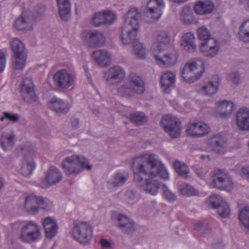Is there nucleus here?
Instances as JSON below:
<instances>
[{"label":"nucleus","instance_id":"nucleus-25","mask_svg":"<svg viewBox=\"0 0 249 249\" xmlns=\"http://www.w3.org/2000/svg\"><path fill=\"white\" fill-rule=\"evenodd\" d=\"M220 80L217 76H215L211 80L201 86L199 92L203 95L212 96L215 94L220 85Z\"/></svg>","mask_w":249,"mask_h":249},{"label":"nucleus","instance_id":"nucleus-34","mask_svg":"<svg viewBox=\"0 0 249 249\" xmlns=\"http://www.w3.org/2000/svg\"><path fill=\"white\" fill-rule=\"evenodd\" d=\"M195 36L191 32H187L183 35L181 37V45L183 48L190 52L194 51L196 45L195 43Z\"/></svg>","mask_w":249,"mask_h":249},{"label":"nucleus","instance_id":"nucleus-52","mask_svg":"<svg viewBox=\"0 0 249 249\" xmlns=\"http://www.w3.org/2000/svg\"><path fill=\"white\" fill-rule=\"evenodd\" d=\"M136 197V194L135 192L132 190H128L124 194L125 200L128 203H131L135 200Z\"/></svg>","mask_w":249,"mask_h":249},{"label":"nucleus","instance_id":"nucleus-16","mask_svg":"<svg viewBox=\"0 0 249 249\" xmlns=\"http://www.w3.org/2000/svg\"><path fill=\"white\" fill-rule=\"evenodd\" d=\"M206 144L213 151L217 154H223L227 150V139L220 133L214 135L206 140Z\"/></svg>","mask_w":249,"mask_h":249},{"label":"nucleus","instance_id":"nucleus-11","mask_svg":"<svg viewBox=\"0 0 249 249\" xmlns=\"http://www.w3.org/2000/svg\"><path fill=\"white\" fill-rule=\"evenodd\" d=\"M187 136L199 138L207 135L211 131L210 127L202 122L189 123L186 126Z\"/></svg>","mask_w":249,"mask_h":249},{"label":"nucleus","instance_id":"nucleus-21","mask_svg":"<svg viewBox=\"0 0 249 249\" xmlns=\"http://www.w3.org/2000/svg\"><path fill=\"white\" fill-rule=\"evenodd\" d=\"M62 178V174L58 169L51 167L47 172L44 181L40 184V187L45 188L49 186L55 185L59 183Z\"/></svg>","mask_w":249,"mask_h":249},{"label":"nucleus","instance_id":"nucleus-13","mask_svg":"<svg viewBox=\"0 0 249 249\" xmlns=\"http://www.w3.org/2000/svg\"><path fill=\"white\" fill-rule=\"evenodd\" d=\"M21 95L23 99L29 103H34L37 100L34 85L30 77L25 78L21 84Z\"/></svg>","mask_w":249,"mask_h":249},{"label":"nucleus","instance_id":"nucleus-7","mask_svg":"<svg viewBox=\"0 0 249 249\" xmlns=\"http://www.w3.org/2000/svg\"><path fill=\"white\" fill-rule=\"evenodd\" d=\"M160 125L172 138L178 137L182 131L181 123L179 119L171 115L164 116L160 121Z\"/></svg>","mask_w":249,"mask_h":249},{"label":"nucleus","instance_id":"nucleus-62","mask_svg":"<svg viewBox=\"0 0 249 249\" xmlns=\"http://www.w3.org/2000/svg\"><path fill=\"white\" fill-rule=\"evenodd\" d=\"M206 158H208V160H209V156H205V155H201L200 156V158L202 160H204Z\"/></svg>","mask_w":249,"mask_h":249},{"label":"nucleus","instance_id":"nucleus-56","mask_svg":"<svg viewBox=\"0 0 249 249\" xmlns=\"http://www.w3.org/2000/svg\"><path fill=\"white\" fill-rule=\"evenodd\" d=\"M6 58L4 54L0 53V72H2L5 67Z\"/></svg>","mask_w":249,"mask_h":249},{"label":"nucleus","instance_id":"nucleus-43","mask_svg":"<svg viewBox=\"0 0 249 249\" xmlns=\"http://www.w3.org/2000/svg\"><path fill=\"white\" fill-rule=\"evenodd\" d=\"M162 195L163 198L169 202H173L177 199L176 194L170 190L165 184L162 185Z\"/></svg>","mask_w":249,"mask_h":249},{"label":"nucleus","instance_id":"nucleus-61","mask_svg":"<svg viewBox=\"0 0 249 249\" xmlns=\"http://www.w3.org/2000/svg\"><path fill=\"white\" fill-rule=\"evenodd\" d=\"M45 133H44L42 130H41L40 132L42 135H48L49 134H50V129H49V128H45Z\"/></svg>","mask_w":249,"mask_h":249},{"label":"nucleus","instance_id":"nucleus-14","mask_svg":"<svg viewBox=\"0 0 249 249\" xmlns=\"http://www.w3.org/2000/svg\"><path fill=\"white\" fill-rule=\"evenodd\" d=\"M157 64L161 66L169 67L174 65L177 61L178 55L176 51L173 49L171 51L159 50V53L154 55Z\"/></svg>","mask_w":249,"mask_h":249},{"label":"nucleus","instance_id":"nucleus-27","mask_svg":"<svg viewBox=\"0 0 249 249\" xmlns=\"http://www.w3.org/2000/svg\"><path fill=\"white\" fill-rule=\"evenodd\" d=\"M33 24V18L26 12L15 21V26L18 30H29L32 29Z\"/></svg>","mask_w":249,"mask_h":249},{"label":"nucleus","instance_id":"nucleus-59","mask_svg":"<svg viewBox=\"0 0 249 249\" xmlns=\"http://www.w3.org/2000/svg\"><path fill=\"white\" fill-rule=\"evenodd\" d=\"M100 242L103 248H109L111 247L109 242L105 239H101Z\"/></svg>","mask_w":249,"mask_h":249},{"label":"nucleus","instance_id":"nucleus-47","mask_svg":"<svg viewBox=\"0 0 249 249\" xmlns=\"http://www.w3.org/2000/svg\"><path fill=\"white\" fill-rule=\"evenodd\" d=\"M104 17L105 25L112 24L116 19L117 16L115 13L110 10L103 11Z\"/></svg>","mask_w":249,"mask_h":249},{"label":"nucleus","instance_id":"nucleus-28","mask_svg":"<svg viewBox=\"0 0 249 249\" xmlns=\"http://www.w3.org/2000/svg\"><path fill=\"white\" fill-rule=\"evenodd\" d=\"M161 88L164 92L168 93L175 86V74L167 71L164 73L160 78Z\"/></svg>","mask_w":249,"mask_h":249},{"label":"nucleus","instance_id":"nucleus-39","mask_svg":"<svg viewBox=\"0 0 249 249\" xmlns=\"http://www.w3.org/2000/svg\"><path fill=\"white\" fill-rule=\"evenodd\" d=\"M173 166L179 176L185 178L188 177L189 170L188 166L183 162L176 161L174 163Z\"/></svg>","mask_w":249,"mask_h":249},{"label":"nucleus","instance_id":"nucleus-45","mask_svg":"<svg viewBox=\"0 0 249 249\" xmlns=\"http://www.w3.org/2000/svg\"><path fill=\"white\" fill-rule=\"evenodd\" d=\"M179 191L180 193L186 196H192L197 194V192L190 185L183 183L181 184L179 187Z\"/></svg>","mask_w":249,"mask_h":249},{"label":"nucleus","instance_id":"nucleus-5","mask_svg":"<svg viewBox=\"0 0 249 249\" xmlns=\"http://www.w3.org/2000/svg\"><path fill=\"white\" fill-rule=\"evenodd\" d=\"M211 185L221 190L230 191L233 187L231 176L225 170H214L211 178Z\"/></svg>","mask_w":249,"mask_h":249},{"label":"nucleus","instance_id":"nucleus-15","mask_svg":"<svg viewBox=\"0 0 249 249\" xmlns=\"http://www.w3.org/2000/svg\"><path fill=\"white\" fill-rule=\"evenodd\" d=\"M82 38L89 47L92 48L100 47L105 41V37L104 34L96 30L83 32Z\"/></svg>","mask_w":249,"mask_h":249},{"label":"nucleus","instance_id":"nucleus-60","mask_svg":"<svg viewBox=\"0 0 249 249\" xmlns=\"http://www.w3.org/2000/svg\"><path fill=\"white\" fill-rule=\"evenodd\" d=\"M213 246L215 249H221L223 247V244L221 241H218L217 243H213Z\"/></svg>","mask_w":249,"mask_h":249},{"label":"nucleus","instance_id":"nucleus-3","mask_svg":"<svg viewBox=\"0 0 249 249\" xmlns=\"http://www.w3.org/2000/svg\"><path fill=\"white\" fill-rule=\"evenodd\" d=\"M62 167L67 176H76L84 169L89 170L91 168V165H89L88 159L78 155L65 158L62 161Z\"/></svg>","mask_w":249,"mask_h":249},{"label":"nucleus","instance_id":"nucleus-30","mask_svg":"<svg viewBox=\"0 0 249 249\" xmlns=\"http://www.w3.org/2000/svg\"><path fill=\"white\" fill-rule=\"evenodd\" d=\"M46 236L48 238H52L57 232V225L56 221L51 217H46L43 222Z\"/></svg>","mask_w":249,"mask_h":249},{"label":"nucleus","instance_id":"nucleus-18","mask_svg":"<svg viewBox=\"0 0 249 249\" xmlns=\"http://www.w3.org/2000/svg\"><path fill=\"white\" fill-rule=\"evenodd\" d=\"M210 205L217 209L218 215L222 217H227L230 213V208L227 203L218 195L212 196L209 199Z\"/></svg>","mask_w":249,"mask_h":249},{"label":"nucleus","instance_id":"nucleus-64","mask_svg":"<svg viewBox=\"0 0 249 249\" xmlns=\"http://www.w3.org/2000/svg\"><path fill=\"white\" fill-rule=\"evenodd\" d=\"M5 119H6V117H5L4 112H3V116L0 117V120L1 121H3Z\"/></svg>","mask_w":249,"mask_h":249},{"label":"nucleus","instance_id":"nucleus-35","mask_svg":"<svg viewBox=\"0 0 249 249\" xmlns=\"http://www.w3.org/2000/svg\"><path fill=\"white\" fill-rule=\"evenodd\" d=\"M59 14L62 20L67 21L70 17L71 3L69 0H57Z\"/></svg>","mask_w":249,"mask_h":249},{"label":"nucleus","instance_id":"nucleus-36","mask_svg":"<svg viewBox=\"0 0 249 249\" xmlns=\"http://www.w3.org/2000/svg\"><path fill=\"white\" fill-rule=\"evenodd\" d=\"M132 85V89L137 93L140 94L144 91V83L141 78L137 75L132 73L129 76V80L127 81Z\"/></svg>","mask_w":249,"mask_h":249},{"label":"nucleus","instance_id":"nucleus-41","mask_svg":"<svg viewBox=\"0 0 249 249\" xmlns=\"http://www.w3.org/2000/svg\"><path fill=\"white\" fill-rule=\"evenodd\" d=\"M181 19L183 23L186 24H190L194 20L193 12L189 7H184L181 13Z\"/></svg>","mask_w":249,"mask_h":249},{"label":"nucleus","instance_id":"nucleus-31","mask_svg":"<svg viewBox=\"0 0 249 249\" xmlns=\"http://www.w3.org/2000/svg\"><path fill=\"white\" fill-rule=\"evenodd\" d=\"M214 8L213 2L210 0L199 1L194 5V10L198 15H206L212 12Z\"/></svg>","mask_w":249,"mask_h":249},{"label":"nucleus","instance_id":"nucleus-2","mask_svg":"<svg viewBox=\"0 0 249 249\" xmlns=\"http://www.w3.org/2000/svg\"><path fill=\"white\" fill-rule=\"evenodd\" d=\"M124 18L121 34L122 41L124 44H132L134 54L137 58L143 59L145 56V48L143 44L136 39L142 14L138 8L132 7L125 14Z\"/></svg>","mask_w":249,"mask_h":249},{"label":"nucleus","instance_id":"nucleus-29","mask_svg":"<svg viewBox=\"0 0 249 249\" xmlns=\"http://www.w3.org/2000/svg\"><path fill=\"white\" fill-rule=\"evenodd\" d=\"M48 107L57 113H67L70 108V106L67 103L57 98H52L48 102Z\"/></svg>","mask_w":249,"mask_h":249},{"label":"nucleus","instance_id":"nucleus-42","mask_svg":"<svg viewBox=\"0 0 249 249\" xmlns=\"http://www.w3.org/2000/svg\"><path fill=\"white\" fill-rule=\"evenodd\" d=\"M239 218L244 227L249 231V207H245L240 212Z\"/></svg>","mask_w":249,"mask_h":249},{"label":"nucleus","instance_id":"nucleus-58","mask_svg":"<svg viewBox=\"0 0 249 249\" xmlns=\"http://www.w3.org/2000/svg\"><path fill=\"white\" fill-rule=\"evenodd\" d=\"M196 173L200 178H203L207 173V170L205 169L198 168L196 170Z\"/></svg>","mask_w":249,"mask_h":249},{"label":"nucleus","instance_id":"nucleus-26","mask_svg":"<svg viewBox=\"0 0 249 249\" xmlns=\"http://www.w3.org/2000/svg\"><path fill=\"white\" fill-rule=\"evenodd\" d=\"M35 168V163L31 155H25L21 164L19 172L23 176L29 177Z\"/></svg>","mask_w":249,"mask_h":249},{"label":"nucleus","instance_id":"nucleus-33","mask_svg":"<svg viewBox=\"0 0 249 249\" xmlns=\"http://www.w3.org/2000/svg\"><path fill=\"white\" fill-rule=\"evenodd\" d=\"M234 109V105L230 101H220L217 106V110L222 117L229 116Z\"/></svg>","mask_w":249,"mask_h":249},{"label":"nucleus","instance_id":"nucleus-9","mask_svg":"<svg viewBox=\"0 0 249 249\" xmlns=\"http://www.w3.org/2000/svg\"><path fill=\"white\" fill-rule=\"evenodd\" d=\"M24 207L27 213L34 214L40 209L48 208L49 203L44 198L31 194L25 197Z\"/></svg>","mask_w":249,"mask_h":249},{"label":"nucleus","instance_id":"nucleus-54","mask_svg":"<svg viewBox=\"0 0 249 249\" xmlns=\"http://www.w3.org/2000/svg\"><path fill=\"white\" fill-rule=\"evenodd\" d=\"M228 78L229 81L237 84L240 80V75L237 72H231L228 74Z\"/></svg>","mask_w":249,"mask_h":249},{"label":"nucleus","instance_id":"nucleus-55","mask_svg":"<svg viewBox=\"0 0 249 249\" xmlns=\"http://www.w3.org/2000/svg\"><path fill=\"white\" fill-rule=\"evenodd\" d=\"M45 11V8L41 6H37L35 7V12L33 13L36 18L41 16Z\"/></svg>","mask_w":249,"mask_h":249},{"label":"nucleus","instance_id":"nucleus-19","mask_svg":"<svg viewBox=\"0 0 249 249\" xmlns=\"http://www.w3.org/2000/svg\"><path fill=\"white\" fill-rule=\"evenodd\" d=\"M219 49V42L213 38L204 41L200 45V51L203 55L211 58L217 54Z\"/></svg>","mask_w":249,"mask_h":249},{"label":"nucleus","instance_id":"nucleus-37","mask_svg":"<svg viewBox=\"0 0 249 249\" xmlns=\"http://www.w3.org/2000/svg\"><path fill=\"white\" fill-rule=\"evenodd\" d=\"M11 47L13 55L27 54L24 44L17 38H14L11 41Z\"/></svg>","mask_w":249,"mask_h":249},{"label":"nucleus","instance_id":"nucleus-22","mask_svg":"<svg viewBox=\"0 0 249 249\" xmlns=\"http://www.w3.org/2000/svg\"><path fill=\"white\" fill-rule=\"evenodd\" d=\"M117 228L126 234H132L135 231L134 223L125 215L119 214L116 218Z\"/></svg>","mask_w":249,"mask_h":249},{"label":"nucleus","instance_id":"nucleus-17","mask_svg":"<svg viewBox=\"0 0 249 249\" xmlns=\"http://www.w3.org/2000/svg\"><path fill=\"white\" fill-rule=\"evenodd\" d=\"M129 178L128 172L118 171L107 181V187L109 190L121 187L124 185Z\"/></svg>","mask_w":249,"mask_h":249},{"label":"nucleus","instance_id":"nucleus-20","mask_svg":"<svg viewBox=\"0 0 249 249\" xmlns=\"http://www.w3.org/2000/svg\"><path fill=\"white\" fill-rule=\"evenodd\" d=\"M165 7L163 0H150L147 4V14L155 20L159 19Z\"/></svg>","mask_w":249,"mask_h":249},{"label":"nucleus","instance_id":"nucleus-10","mask_svg":"<svg viewBox=\"0 0 249 249\" xmlns=\"http://www.w3.org/2000/svg\"><path fill=\"white\" fill-rule=\"evenodd\" d=\"M200 65L198 66L196 62L186 63L182 71V77L187 82L194 83L199 79L204 71L203 65L199 62Z\"/></svg>","mask_w":249,"mask_h":249},{"label":"nucleus","instance_id":"nucleus-1","mask_svg":"<svg viewBox=\"0 0 249 249\" xmlns=\"http://www.w3.org/2000/svg\"><path fill=\"white\" fill-rule=\"evenodd\" d=\"M134 179L146 193L156 196L160 184L156 178L167 179L168 172L155 154H144L136 157L133 161Z\"/></svg>","mask_w":249,"mask_h":249},{"label":"nucleus","instance_id":"nucleus-8","mask_svg":"<svg viewBox=\"0 0 249 249\" xmlns=\"http://www.w3.org/2000/svg\"><path fill=\"white\" fill-rule=\"evenodd\" d=\"M54 86L60 89H67L73 86L74 76L67 69L58 70L53 75Z\"/></svg>","mask_w":249,"mask_h":249},{"label":"nucleus","instance_id":"nucleus-4","mask_svg":"<svg viewBox=\"0 0 249 249\" xmlns=\"http://www.w3.org/2000/svg\"><path fill=\"white\" fill-rule=\"evenodd\" d=\"M93 230L87 222L74 221L71 231V235L73 239L81 244H89L92 237Z\"/></svg>","mask_w":249,"mask_h":249},{"label":"nucleus","instance_id":"nucleus-53","mask_svg":"<svg viewBox=\"0 0 249 249\" xmlns=\"http://www.w3.org/2000/svg\"><path fill=\"white\" fill-rule=\"evenodd\" d=\"M5 117L9 121L13 123L18 122L20 119V116L18 114L16 113H11L7 112H4Z\"/></svg>","mask_w":249,"mask_h":249},{"label":"nucleus","instance_id":"nucleus-40","mask_svg":"<svg viewBox=\"0 0 249 249\" xmlns=\"http://www.w3.org/2000/svg\"><path fill=\"white\" fill-rule=\"evenodd\" d=\"M129 120L131 122L139 125L145 123L147 122V117L143 112H136L130 114Z\"/></svg>","mask_w":249,"mask_h":249},{"label":"nucleus","instance_id":"nucleus-63","mask_svg":"<svg viewBox=\"0 0 249 249\" xmlns=\"http://www.w3.org/2000/svg\"><path fill=\"white\" fill-rule=\"evenodd\" d=\"M175 2L181 3L185 1L186 0H173Z\"/></svg>","mask_w":249,"mask_h":249},{"label":"nucleus","instance_id":"nucleus-49","mask_svg":"<svg viewBox=\"0 0 249 249\" xmlns=\"http://www.w3.org/2000/svg\"><path fill=\"white\" fill-rule=\"evenodd\" d=\"M156 39L160 43L167 44L170 42L171 36L165 31H160L157 34Z\"/></svg>","mask_w":249,"mask_h":249},{"label":"nucleus","instance_id":"nucleus-12","mask_svg":"<svg viewBox=\"0 0 249 249\" xmlns=\"http://www.w3.org/2000/svg\"><path fill=\"white\" fill-rule=\"evenodd\" d=\"M125 75L124 69L116 65L110 68L105 72L104 78L107 85L112 86L123 81Z\"/></svg>","mask_w":249,"mask_h":249},{"label":"nucleus","instance_id":"nucleus-24","mask_svg":"<svg viewBox=\"0 0 249 249\" xmlns=\"http://www.w3.org/2000/svg\"><path fill=\"white\" fill-rule=\"evenodd\" d=\"M236 118L238 128L242 130L249 131V108L244 107L239 109Z\"/></svg>","mask_w":249,"mask_h":249},{"label":"nucleus","instance_id":"nucleus-32","mask_svg":"<svg viewBox=\"0 0 249 249\" xmlns=\"http://www.w3.org/2000/svg\"><path fill=\"white\" fill-rule=\"evenodd\" d=\"M15 135L13 132H4L2 133L0 140L1 147L4 150L11 149L14 145Z\"/></svg>","mask_w":249,"mask_h":249},{"label":"nucleus","instance_id":"nucleus-23","mask_svg":"<svg viewBox=\"0 0 249 249\" xmlns=\"http://www.w3.org/2000/svg\"><path fill=\"white\" fill-rule=\"evenodd\" d=\"M92 57L97 65L102 68L107 67L110 65V54L105 50L100 49L94 51Z\"/></svg>","mask_w":249,"mask_h":249},{"label":"nucleus","instance_id":"nucleus-50","mask_svg":"<svg viewBox=\"0 0 249 249\" xmlns=\"http://www.w3.org/2000/svg\"><path fill=\"white\" fill-rule=\"evenodd\" d=\"M92 23L96 27H98L101 25H105L104 17L103 11L94 14L92 19Z\"/></svg>","mask_w":249,"mask_h":249},{"label":"nucleus","instance_id":"nucleus-6","mask_svg":"<svg viewBox=\"0 0 249 249\" xmlns=\"http://www.w3.org/2000/svg\"><path fill=\"white\" fill-rule=\"evenodd\" d=\"M20 239L24 243H32L41 238L39 226L33 221L24 223L20 228Z\"/></svg>","mask_w":249,"mask_h":249},{"label":"nucleus","instance_id":"nucleus-57","mask_svg":"<svg viewBox=\"0 0 249 249\" xmlns=\"http://www.w3.org/2000/svg\"><path fill=\"white\" fill-rule=\"evenodd\" d=\"M242 175L249 180V166H243L241 169Z\"/></svg>","mask_w":249,"mask_h":249},{"label":"nucleus","instance_id":"nucleus-51","mask_svg":"<svg viewBox=\"0 0 249 249\" xmlns=\"http://www.w3.org/2000/svg\"><path fill=\"white\" fill-rule=\"evenodd\" d=\"M195 230L199 233L200 235H203L209 232L210 228L209 226L202 223H198L196 225Z\"/></svg>","mask_w":249,"mask_h":249},{"label":"nucleus","instance_id":"nucleus-38","mask_svg":"<svg viewBox=\"0 0 249 249\" xmlns=\"http://www.w3.org/2000/svg\"><path fill=\"white\" fill-rule=\"evenodd\" d=\"M238 34L240 40L249 42V19L243 22L240 26Z\"/></svg>","mask_w":249,"mask_h":249},{"label":"nucleus","instance_id":"nucleus-48","mask_svg":"<svg viewBox=\"0 0 249 249\" xmlns=\"http://www.w3.org/2000/svg\"><path fill=\"white\" fill-rule=\"evenodd\" d=\"M197 36L198 38L204 41H206L209 39H211L210 37L211 34L207 28L204 26L198 28L197 30Z\"/></svg>","mask_w":249,"mask_h":249},{"label":"nucleus","instance_id":"nucleus-46","mask_svg":"<svg viewBox=\"0 0 249 249\" xmlns=\"http://www.w3.org/2000/svg\"><path fill=\"white\" fill-rule=\"evenodd\" d=\"M14 68L17 70H22L25 65L27 54L13 55Z\"/></svg>","mask_w":249,"mask_h":249},{"label":"nucleus","instance_id":"nucleus-44","mask_svg":"<svg viewBox=\"0 0 249 249\" xmlns=\"http://www.w3.org/2000/svg\"><path fill=\"white\" fill-rule=\"evenodd\" d=\"M133 91L132 85L130 82H127V81L124 83L118 89V93L123 96H131Z\"/></svg>","mask_w":249,"mask_h":249}]
</instances>
